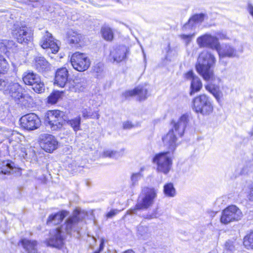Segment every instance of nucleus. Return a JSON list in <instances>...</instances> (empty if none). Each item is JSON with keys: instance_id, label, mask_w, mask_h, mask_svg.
I'll use <instances>...</instances> for the list:
<instances>
[{"instance_id": "nucleus-29", "label": "nucleus", "mask_w": 253, "mask_h": 253, "mask_svg": "<svg viewBox=\"0 0 253 253\" xmlns=\"http://www.w3.org/2000/svg\"><path fill=\"white\" fill-rule=\"evenodd\" d=\"M20 242L26 251V253H38L37 250V242L24 239Z\"/></svg>"}, {"instance_id": "nucleus-19", "label": "nucleus", "mask_w": 253, "mask_h": 253, "mask_svg": "<svg viewBox=\"0 0 253 253\" xmlns=\"http://www.w3.org/2000/svg\"><path fill=\"white\" fill-rule=\"evenodd\" d=\"M185 78L191 81L190 95H192L195 92L199 91L202 87V83L200 78L196 76L192 71H189L184 75Z\"/></svg>"}, {"instance_id": "nucleus-28", "label": "nucleus", "mask_w": 253, "mask_h": 253, "mask_svg": "<svg viewBox=\"0 0 253 253\" xmlns=\"http://www.w3.org/2000/svg\"><path fill=\"white\" fill-rule=\"evenodd\" d=\"M204 19V15L203 14H195L189 19L188 22L186 23L183 27V30H187L190 28H195L197 25L201 23Z\"/></svg>"}, {"instance_id": "nucleus-22", "label": "nucleus", "mask_w": 253, "mask_h": 253, "mask_svg": "<svg viewBox=\"0 0 253 253\" xmlns=\"http://www.w3.org/2000/svg\"><path fill=\"white\" fill-rule=\"evenodd\" d=\"M173 129L170 130L162 138L165 147L170 151H173L176 147L177 137Z\"/></svg>"}, {"instance_id": "nucleus-36", "label": "nucleus", "mask_w": 253, "mask_h": 253, "mask_svg": "<svg viewBox=\"0 0 253 253\" xmlns=\"http://www.w3.org/2000/svg\"><path fill=\"white\" fill-rule=\"evenodd\" d=\"M63 94V91H55L51 93L48 97L47 102L50 104H55L61 97Z\"/></svg>"}, {"instance_id": "nucleus-4", "label": "nucleus", "mask_w": 253, "mask_h": 253, "mask_svg": "<svg viewBox=\"0 0 253 253\" xmlns=\"http://www.w3.org/2000/svg\"><path fill=\"white\" fill-rule=\"evenodd\" d=\"M0 90L5 94H9L16 101L20 102V99L25 97L22 86L9 79H0Z\"/></svg>"}, {"instance_id": "nucleus-34", "label": "nucleus", "mask_w": 253, "mask_h": 253, "mask_svg": "<svg viewBox=\"0 0 253 253\" xmlns=\"http://www.w3.org/2000/svg\"><path fill=\"white\" fill-rule=\"evenodd\" d=\"M81 118L80 116H77L67 121V124L72 127L76 132L81 130Z\"/></svg>"}, {"instance_id": "nucleus-23", "label": "nucleus", "mask_w": 253, "mask_h": 253, "mask_svg": "<svg viewBox=\"0 0 253 253\" xmlns=\"http://www.w3.org/2000/svg\"><path fill=\"white\" fill-rule=\"evenodd\" d=\"M0 171L1 173L4 174H21V169L17 167L16 164L10 160L3 162L2 166L0 168Z\"/></svg>"}, {"instance_id": "nucleus-6", "label": "nucleus", "mask_w": 253, "mask_h": 253, "mask_svg": "<svg viewBox=\"0 0 253 253\" xmlns=\"http://www.w3.org/2000/svg\"><path fill=\"white\" fill-rule=\"evenodd\" d=\"M12 35L18 42L27 43L32 40L33 33L31 28L25 24L16 23L12 27Z\"/></svg>"}, {"instance_id": "nucleus-12", "label": "nucleus", "mask_w": 253, "mask_h": 253, "mask_svg": "<svg viewBox=\"0 0 253 253\" xmlns=\"http://www.w3.org/2000/svg\"><path fill=\"white\" fill-rule=\"evenodd\" d=\"M242 217V212L236 206L232 205L224 210L220 218L221 223L225 224L231 222L238 221Z\"/></svg>"}, {"instance_id": "nucleus-38", "label": "nucleus", "mask_w": 253, "mask_h": 253, "mask_svg": "<svg viewBox=\"0 0 253 253\" xmlns=\"http://www.w3.org/2000/svg\"><path fill=\"white\" fill-rule=\"evenodd\" d=\"M164 194L168 197H173L175 195V190L172 183H168L164 187Z\"/></svg>"}, {"instance_id": "nucleus-55", "label": "nucleus", "mask_w": 253, "mask_h": 253, "mask_svg": "<svg viewBox=\"0 0 253 253\" xmlns=\"http://www.w3.org/2000/svg\"><path fill=\"white\" fill-rule=\"evenodd\" d=\"M253 169V168H252V169ZM252 170V169H251V170Z\"/></svg>"}, {"instance_id": "nucleus-11", "label": "nucleus", "mask_w": 253, "mask_h": 253, "mask_svg": "<svg viewBox=\"0 0 253 253\" xmlns=\"http://www.w3.org/2000/svg\"><path fill=\"white\" fill-rule=\"evenodd\" d=\"M71 63L77 71L83 72L86 70L90 65V61L87 56L83 53L76 52L72 55Z\"/></svg>"}, {"instance_id": "nucleus-42", "label": "nucleus", "mask_w": 253, "mask_h": 253, "mask_svg": "<svg viewBox=\"0 0 253 253\" xmlns=\"http://www.w3.org/2000/svg\"><path fill=\"white\" fill-rule=\"evenodd\" d=\"M9 69L8 64L4 58H2L0 60V74H5L7 73Z\"/></svg>"}, {"instance_id": "nucleus-3", "label": "nucleus", "mask_w": 253, "mask_h": 253, "mask_svg": "<svg viewBox=\"0 0 253 253\" xmlns=\"http://www.w3.org/2000/svg\"><path fill=\"white\" fill-rule=\"evenodd\" d=\"M157 195V189L154 188L144 187L138 198L135 207L128 210L126 214H136L139 210L148 209L153 204Z\"/></svg>"}, {"instance_id": "nucleus-25", "label": "nucleus", "mask_w": 253, "mask_h": 253, "mask_svg": "<svg viewBox=\"0 0 253 253\" xmlns=\"http://www.w3.org/2000/svg\"><path fill=\"white\" fill-rule=\"evenodd\" d=\"M69 89L73 92L83 91L86 86V82L84 79L77 78L72 82H69Z\"/></svg>"}, {"instance_id": "nucleus-52", "label": "nucleus", "mask_w": 253, "mask_h": 253, "mask_svg": "<svg viewBox=\"0 0 253 253\" xmlns=\"http://www.w3.org/2000/svg\"><path fill=\"white\" fill-rule=\"evenodd\" d=\"M123 253H134V252L132 250H128Z\"/></svg>"}, {"instance_id": "nucleus-1", "label": "nucleus", "mask_w": 253, "mask_h": 253, "mask_svg": "<svg viewBox=\"0 0 253 253\" xmlns=\"http://www.w3.org/2000/svg\"><path fill=\"white\" fill-rule=\"evenodd\" d=\"M84 216V211L78 209L75 210L72 215L67 219L64 224L50 232V237L47 241L48 245L57 248H61L63 245L65 233L79 238Z\"/></svg>"}, {"instance_id": "nucleus-32", "label": "nucleus", "mask_w": 253, "mask_h": 253, "mask_svg": "<svg viewBox=\"0 0 253 253\" xmlns=\"http://www.w3.org/2000/svg\"><path fill=\"white\" fill-rule=\"evenodd\" d=\"M150 231L147 226L141 224L137 227V236L141 239H146L150 237Z\"/></svg>"}, {"instance_id": "nucleus-40", "label": "nucleus", "mask_w": 253, "mask_h": 253, "mask_svg": "<svg viewBox=\"0 0 253 253\" xmlns=\"http://www.w3.org/2000/svg\"><path fill=\"white\" fill-rule=\"evenodd\" d=\"M69 41L71 43L77 44L81 39V35L75 32H70L69 33Z\"/></svg>"}, {"instance_id": "nucleus-17", "label": "nucleus", "mask_w": 253, "mask_h": 253, "mask_svg": "<svg viewBox=\"0 0 253 253\" xmlns=\"http://www.w3.org/2000/svg\"><path fill=\"white\" fill-rule=\"evenodd\" d=\"M40 45L43 49H50L53 53L57 52L59 50V47L54 42L51 34L47 31L42 37L40 41Z\"/></svg>"}, {"instance_id": "nucleus-50", "label": "nucleus", "mask_w": 253, "mask_h": 253, "mask_svg": "<svg viewBox=\"0 0 253 253\" xmlns=\"http://www.w3.org/2000/svg\"><path fill=\"white\" fill-rule=\"evenodd\" d=\"M247 167H244L243 169V171H242V172L243 173H248L249 172V170H247Z\"/></svg>"}, {"instance_id": "nucleus-33", "label": "nucleus", "mask_w": 253, "mask_h": 253, "mask_svg": "<svg viewBox=\"0 0 253 253\" xmlns=\"http://www.w3.org/2000/svg\"><path fill=\"white\" fill-rule=\"evenodd\" d=\"M236 245L235 239L228 240L224 244L223 253H234L236 251Z\"/></svg>"}, {"instance_id": "nucleus-44", "label": "nucleus", "mask_w": 253, "mask_h": 253, "mask_svg": "<svg viewBox=\"0 0 253 253\" xmlns=\"http://www.w3.org/2000/svg\"><path fill=\"white\" fill-rule=\"evenodd\" d=\"M195 36V34L185 35L183 34L180 35V37L182 39L184 40L187 44L189 43L192 40V38Z\"/></svg>"}, {"instance_id": "nucleus-13", "label": "nucleus", "mask_w": 253, "mask_h": 253, "mask_svg": "<svg viewBox=\"0 0 253 253\" xmlns=\"http://www.w3.org/2000/svg\"><path fill=\"white\" fill-rule=\"evenodd\" d=\"M22 127L27 130H34L41 126V120L35 113H29L22 116L20 119Z\"/></svg>"}, {"instance_id": "nucleus-21", "label": "nucleus", "mask_w": 253, "mask_h": 253, "mask_svg": "<svg viewBox=\"0 0 253 253\" xmlns=\"http://www.w3.org/2000/svg\"><path fill=\"white\" fill-rule=\"evenodd\" d=\"M216 51L217 52L219 58L228 57L232 58L236 56V49L229 44H222L219 45Z\"/></svg>"}, {"instance_id": "nucleus-53", "label": "nucleus", "mask_w": 253, "mask_h": 253, "mask_svg": "<svg viewBox=\"0 0 253 253\" xmlns=\"http://www.w3.org/2000/svg\"><path fill=\"white\" fill-rule=\"evenodd\" d=\"M155 217H156L155 215H150L149 217H147L146 218H148V219H151V218H155Z\"/></svg>"}, {"instance_id": "nucleus-35", "label": "nucleus", "mask_w": 253, "mask_h": 253, "mask_svg": "<svg viewBox=\"0 0 253 253\" xmlns=\"http://www.w3.org/2000/svg\"><path fill=\"white\" fill-rule=\"evenodd\" d=\"M243 244L248 250H253V231L250 232L244 238Z\"/></svg>"}, {"instance_id": "nucleus-30", "label": "nucleus", "mask_w": 253, "mask_h": 253, "mask_svg": "<svg viewBox=\"0 0 253 253\" xmlns=\"http://www.w3.org/2000/svg\"><path fill=\"white\" fill-rule=\"evenodd\" d=\"M125 153V149L123 148L119 151H115L110 149L105 150L102 154L103 157H108L112 159H118L122 157Z\"/></svg>"}, {"instance_id": "nucleus-27", "label": "nucleus", "mask_w": 253, "mask_h": 253, "mask_svg": "<svg viewBox=\"0 0 253 253\" xmlns=\"http://www.w3.org/2000/svg\"><path fill=\"white\" fill-rule=\"evenodd\" d=\"M35 67L40 72L48 71L50 69V64L45 59L41 56L36 57L35 58Z\"/></svg>"}, {"instance_id": "nucleus-46", "label": "nucleus", "mask_w": 253, "mask_h": 253, "mask_svg": "<svg viewBox=\"0 0 253 253\" xmlns=\"http://www.w3.org/2000/svg\"><path fill=\"white\" fill-rule=\"evenodd\" d=\"M134 126V125L129 121L124 122L123 123V128L124 129H130Z\"/></svg>"}, {"instance_id": "nucleus-41", "label": "nucleus", "mask_w": 253, "mask_h": 253, "mask_svg": "<svg viewBox=\"0 0 253 253\" xmlns=\"http://www.w3.org/2000/svg\"><path fill=\"white\" fill-rule=\"evenodd\" d=\"M144 168H141L138 172L133 173L132 174L131 176V182L132 185H135L140 178L143 176L142 172Z\"/></svg>"}, {"instance_id": "nucleus-43", "label": "nucleus", "mask_w": 253, "mask_h": 253, "mask_svg": "<svg viewBox=\"0 0 253 253\" xmlns=\"http://www.w3.org/2000/svg\"><path fill=\"white\" fill-rule=\"evenodd\" d=\"M82 115L83 117L84 118H96L97 119H98L100 117V115L98 113H95V116L92 117V115H90L87 110L86 109H84L83 110Z\"/></svg>"}, {"instance_id": "nucleus-26", "label": "nucleus", "mask_w": 253, "mask_h": 253, "mask_svg": "<svg viewBox=\"0 0 253 253\" xmlns=\"http://www.w3.org/2000/svg\"><path fill=\"white\" fill-rule=\"evenodd\" d=\"M69 214L67 211L63 210L54 214H50L47 220V224L49 225H56L60 223L63 219Z\"/></svg>"}, {"instance_id": "nucleus-8", "label": "nucleus", "mask_w": 253, "mask_h": 253, "mask_svg": "<svg viewBox=\"0 0 253 253\" xmlns=\"http://www.w3.org/2000/svg\"><path fill=\"white\" fill-rule=\"evenodd\" d=\"M20 134L13 131L8 138L9 144L7 145V149L11 156L19 157L21 158H25L27 153L26 149L21 147L19 142V137Z\"/></svg>"}, {"instance_id": "nucleus-10", "label": "nucleus", "mask_w": 253, "mask_h": 253, "mask_svg": "<svg viewBox=\"0 0 253 253\" xmlns=\"http://www.w3.org/2000/svg\"><path fill=\"white\" fill-rule=\"evenodd\" d=\"M153 161L157 165L158 171L167 174L170 170L172 165V160L169 152H162L156 154Z\"/></svg>"}, {"instance_id": "nucleus-54", "label": "nucleus", "mask_w": 253, "mask_h": 253, "mask_svg": "<svg viewBox=\"0 0 253 253\" xmlns=\"http://www.w3.org/2000/svg\"><path fill=\"white\" fill-rule=\"evenodd\" d=\"M2 58V57L1 55H0V60Z\"/></svg>"}, {"instance_id": "nucleus-48", "label": "nucleus", "mask_w": 253, "mask_h": 253, "mask_svg": "<svg viewBox=\"0 0 253 253\" xmlns=\"http://www.w3.org/2000/svg\"><path fill=\"white\" fill-rule=\"evenodd\" d=\"M217 36H218V39L220 40H225L227 39L226 35L223 32H218L217 33Z\"/></svg>"}, {"instance_id": "nucleus-18", "label": "nucleus", "mask_w": 253, "mask_h": 253, "mask_svg": "<svg viewBox=\"0 0 253 253\" xmlns=\"http://www.w3.org/2000/svg\"><path fill=\"white\" fill-rule=\"evenodd\" d=\"M148 89L146 85H139L132 90H127L124 92L122 96L126 99L128 97L137 95L139 101L146 99L148 97Z\"/></svg>"}, {"instance_id": "nucleus-9", "label": "nucleus", "mask_w": 253, "mask_h": 253, "mask_svg": "<svg viewBox=\"0 0 253 253\" xmlns=\"http://www.w3.org/2000/svg\"><path fill=\"white\" fill-rule=\"evenodd\" d=\"M64 112L59 110H51L47 112L45 118L46 126L52 131L60 129L63 125Z\"/></svg>"}, {"instance_id": "nucleus-37", "label": "nucleus", "mask_w": 253, "mask_h": 253, "mask_svg": "<svg viewBox=\"0 0 253 253\" xmlns=\"http://www.w3.org/2000/svg\"><path fill=\"white\" fill-rule=\"evenodd\" d=\"M103 38L106 41H111L113 39V33L112 29L108 27H104L101 29Z\"/></svg>"}, {"instance_id": "nucleus-24", "label": "nucleus", "mask_w": 253, "mask_h": 253, "mask_svg": "<svg viewBox=\"0 0 253 253\" xmlns=\"http://www.w3.org/2000/svg\"><path fill=\"white\" fill-rule=\"evenodd\" d=\"M68 78V71L66 68H61L57 70L55 77V83L60 87H64L67 83Z\"/></svg>"}, {"instance_id": "nucleus-45", "label": "nucleus", "mask_w": 253, "mask_h": 253, "mask_svg": "<svg viewBox=\"0 0 253 253\" xmlns=\"http://www.w3.org/2000/svg\"><path fill=\"white\" fill-rule=\"evenodd\" d=\"M119 211H120L116 209L112 210L107 213L106 217L107 218H111L116 215Z\"/></svg>"}, {"instance_id": "nucleus-5", "label": "nucleus", "mask_w": 253, "mask_h": 253, "mask_svg": "<svg viewBox=\"0 0 253 253\" xmlns=\"http://www.w3.org/2000/svg\"><path fill=\"white\" fill-rule=\"evenodd\" d=\"M192 108L196 113H200L203 116L210 115L213 110L210 98L204 94L197 96L193 99Z\"/></svg>"}, {"instance_id": "nucleus-47", "label": "nucleus", "mask_w": 253, "mask_h": 253, "mask_svg": "<svg viewBox=\"0 0 253 253\" xmlns=\"http://www.w3.org/2000/svg\"><path fill=\"white\" fill-rule=\"evenodd\" d=\"M249 189L250 192L249 193L248 197L250 201L253 202V183L250 185Z\"/></svg>"}, {"instance_id": "nucleus-16", "label": "nucleus", "mask_w": 253, "mask_h": 253, "mask_svg": "<svg viewBox=\"0 0 253 253\" xmlns=\"http://www.w3.org/2000/svg\"><path fill=\"white\" fill-rule=\"evenodd\" d=\"M127 52V48L125 45L113 47L110 51L109 59L112 62L120 63L126 58Z\"/></svg>"}, {"instance_id": "nucleus-51", "label": "nucleus", "mask_w": 253, "mask_h": 253, "mask_svg": "<svg viewBox=\"0 0 253 253\" xmlns=\"http://www.w3.org/2000/svg\"><path fill=\"white\" fill-rule=\"evenodd\" d=\"M94 70L96 72L98 73V72H99V71H101V69H100V68L99 66H98V67H94Z\"/></svg>"}, {"instance_id": "nucleus-14", "label": "nucleus", "mask_w": 253, "mask_h": 253, "mask_svg": "<svg viewBox=\"0 0 253 253\" xmlns=\"http://www.w3.org/2000/svg\"><path fill=\"white\" fill-rule=\"evenodd\" d=\"M39 139L41 148L46 152L51 153L58 148V142L51 134H42Z\"/></svg>"}, {"instance_id": "nucleus-49", "label": "nucleus", "mask_w": 253, "mask_h": 253, "mask_svg": "<svg viewBox=\"0 0 253 253\" xmlns=\"http://www.w3.org/2000/svg\"><path fill=\"white\" fill-rule=\"evenodd\" d=\"M104 240L103 239H101V241H100V246H99V250L97 251L99 252V253H100V252L103 250V249L104 248Z\"/></svg>"}, {"instance_id": "nucleus-7", "label": "nucleus", "mask_w": 253, "mask_h": 253, "mask_svg": "<svg viewBox=\"0 0 253 253\" xmlns=\"http://www.w3.org/2000/svg\"><path fill=\"white\" fill-rule=\"evenodd\" d=\"M22 80L25 84L31 86L36 93H42L44 91L43 82L42 81L40 76L34 72L28 71L24 72L22 75Z\"/></svg>"}, {"instance_id": "nucleus-39", "label": "nucleus", "mask_w": 253, "mask_h": 253, "mask_svg": "<svg viewBox=\"0 0 253 253\" xmlns=\"http://www.w3.org/2000/svg\"><path fill=\"white\" fill-rule=\"evenodd\" d=\"M4 46L6 48V51H4L5 53L10 52H15L17 51V45L16 43L12 40L6 41L4 43Z\"/></svg>"}, {"instance_id": "nucleus-20", "label": "nucleus", "mask_w": 253, "mask_h": 253, "mask_svg": "<svg viewBox=\"0 0 253 253\" xmlns=\"http://www.w3.org/2000/svg\"><path fill=\"white\" fill-rule=\"evenodd\" d=\"M189 122L187 114L182 115L176 122H173V131L178 136L181 137Z\"/></svg>"}, {"instance_id": "nucleus-15", "label": "nucleus", "mask_w": 253, "mask_h": 253, "mask_svg": "<svg viewBox=\"0 0 253 253\" xmlns=\"http://www.w3.org/2000/svg\"><path fill=\"white\" fill-rule=\"evenodd\" d=\"M197 42L200 47H208L215 50L219 45L217 37L208 34L198 38Z\"/></svg>"}, {"instance_id": "nucleus-31", "label": "nucleus", "mask_w": 253, "mask_h": 253, "mask_svg": "<svg viewBox=\"0 0 253 253\" xmlns=\"http://www.w3.org/2000/svg\"><path fill=\"white\" fill-rule=\"evenodd\" d=\"M207 90L211 93L216 99L219 101L221 97L222 96V93L220 90L218 86L211 84H208L205 86Z\"/></svg>"}, {"instance_id": "nucleus-2", "label": "nucleus", "mask_w": 253, "mask_h": 253, "mask_svg": "<svg viewBox=\"0 0 253 253\" xmlns=\"http://www.w3.org/2000/svg\"><path fill=\"white\" fill-rule=\"evenodd\" d=\"M215 62V57L208 50H204L199 54L196 70L204 80L210 81L215 80L213 71L211 68Z\"/></svg>"}]
</instances>
